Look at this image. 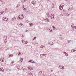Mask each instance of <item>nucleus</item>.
I'll list each match as a JSON object with an SVG mask.
<instances>
[{"label": "nucleus", "instance_id": "obj_1", "mask_svg": "<svg viewBox=\"0 0 76 76\" xmlns=\"http://www.w3.org/2000/svg\"><path fill=\"white\" fill-rule=\"evenodd\" d=\"M64 4L63 3L61 4L59 7V9L60 10H62L63 9V7H64Z\"/></svg>", "mask_w": 76, "mask_h": 76}, {"label": "nucleus", "instance_id": "obj_2", "mask_svg": "<svg viewBox=\"0 0 76 76\" xmlns=\"http://www.w3.org/2000/svg\"><path fill=\"white\" fill-rule=\"evenodd\" d=\"M45 56V54H41L40 55V57L41 58H44V56Z\"/></svg>", "mask_w": 76, "mask_h": 76}, {"label": "nucleus", "instance_id": "obj_3", "mask_svg": "<svg viewBox=\"0 0 76 76\" xmlns=\"http://www.w3.org/2000/svg\"><path fill=\"white\" fill-rule=\"evenodd\" d=\"M54 14H52L51 15V16H50V19H54Z\"/></svg>", "mask_w": 76, "mask_h": 76}, {"label": "nucleus", "instance_id": "obj_4", "mask_svg": "<svg viewBox=\"0 0 76 76\" xmlns=\"http://www.w3.org/2000/svg\"><path fill=\"white\" fill-rule=\"evenodd\" d=\"M3 19L4 20V21H7L8 20V18H6V17L3 18Z\"/></svg>", "mask_w": 76, "mask_h": 76}, {"label": "nucleus", "instance_id": "obj_5", "mask_svg": "<svg viewBox=\"0 0 76 76\" xmlns=\"http://www.w3.org/2000/svg\"><path fill=\"white\" fill-rule=\"evenodd\" d=\"M31 4H33L34 6H35V4H36V2L35 1H32L31 2Z\"/></svg>", "mask_w": 76, "mask_h": 76}, {"label": "nucleus", "instance_id": "obj_6", "mask_svg": "<svg viewBox=\"0 0 76 76\" xmlns=\"http://www.w3.org/2000/svg\"><path fill=\"white\" fill-rule=\"evenodd\" d=\"M50 13H48L46 15V17L47 18H49V17H50Z\"/></svg>", "mask_w": 76, "mask_h": 76}, {"label": "nucleus", "instance_id": "obj_7", "mask_svg": "<svg viewBox=\"0 0 76 76\" xmlns=\"http://www.w3.org/2000/svg\"><path fill=\"white\" fill-rule=\"evenodd\" d=\"M28 69H29V70H33V68L32 67L29 66L28 67Z\"/></svg>", "mask_w": 76, "mask_h": 76}, {"label": "nucleus", "instance_id": "obj_8", "mask_svg": "<svg viewBox=\"0 0 76 76\" xmlns=\"http://www.w3.org/2000/svg\"><path fill=\"white\" fill-rule=\"evenodd\" d=\"M18 25H20V26H22L23 25V24H22L21 23H17Z\"/></svg>", "mask_w": 76, "mask_h": 76}, {"label": "nucleus", "instance_id": "obj_9", "mask_svg": "<svg viewBox=\"0 0 76 76\" xmlns=\"http://www.w3.org/2000/svg\"><path fill=\"white\" fill-rule=\"evenodd\" d=\"M48 44L50 45H53V44H54V43H53V42H50Z\"/></svg>", "mask_w": 76, "mask_h": 76}, {"label": "nucleus", "instance_id": "obj_10", "mask_svg": "<svg viewBox=\"0 0 76 76\" xmlns=\"http://www.w3.org/2000/svg\"><path fill=\"white\" fill-rule=\"evenodd\" d=\"M0 71H2V72H4V70H3V68H0Z\"/></svg>", "mask_w": 76, "mask_h": 76}, {"label": "nucleus", "instance_id": "obj_11", "mask_svg": "<svg viewBox=\"0 0 76 76\" xmlns=\"http://www.w3.org/2000/svg\"><path fill=\"white\" fill-rule=\"evenodd\" d=\"M53 30L55 31H56V30H57V28H56V27H55L54 26H53Z\"/></svg>", "mask_w": 76, "mask_h": 76}, {"label": "nucleus", "instance_id": "obj_12", "mask_svg": "<svg viewBox=\"0 0 76 76\" xmlns=\"http://www.w3.org/2000/svg\"><path fill=\"white\" fill-rule=\"evenodd\" d=\"M45 20H46V21H47V22H50V20H49L48 18H47L45 19Z\"/></svg>", "mask_w": 76, "mask_h": 76}, {"label": "nucleus", "instance_id": "obj_13", "mask_svg": "<svg viewBox=\"0 0 76 76\" xmlns=\"http://www.w3.org/2000/svg\"><path fill=\"white\" fill-rule=\"evenodd\" d=\"M64 54H65L66 56H68V54L66 52H64Z\"/></svg>", "mask_w": 76, "mask_h": 76}, {"label": "nucleus", "instance_id": "obj_14", "mask_svg": "<svg viewBox=\"0 0 76 76\" xmlns=\"http://www.w3.org/2000/svg\"><path fill=\"white\" fill-rule=\"evenodd\" d=\"M7 37L6 36L4 38V39H7Z\"/></svg>", "mask_w": 76, "mask_h": 76}, {"label": "nucleus", "instance_id": "obj_15", "mask_svg": "<svg viewBox=\"0 0 76 76\" xmlns=\"http://www.w3.org/2000/svg\"><path fill=\"white\" fill-rule=\"evenodd\" d=\"M23 59V58H21L20 59V61H21L20 63H22V62Z\"/></svg>", "mask_w": 76, "mask_h": 76}, {"label": "nucleus", "instance_id": "obj_16", "mask_svg": "<svg viewBox=\"0 0 76 76\" xmlns=\"http://www.w3.org/2000/svg\"><path fill=\"white\" fill-rule=\"evenodd\" d=\"M13 55H12V54H11L9 56V57H13Z\"/></svg>", "mask_w": 76, "mask_h": 76}, {"label": "nucleus", "instance_id": "obj_17", "mask_svg": "<svg viewBox=\"0 0 76 76\" xmlns=\"http://www.w3.org/2000/svg\"><path fill=\"white\" fill-rule=\"evenodd\" d=\"M41 73H42V72L40 71L39 72L38 75H41Z\"/></svg>", "mask_w": 76, "mask_h": 76}, {"label": "nucleus", "instance_id": "obj_18", "mask_svg": "<svg viewBox=\"0 0 76 76\" xmlns=\"http://www.w3.org/2000/svg\"><path fill=\"white\" fill-rule=\"evenodd\" d=\"M29 25H30V26H32L33 24H32V23H30Z\"/></svg>", "mask_w": 76, "mask_h": 76}, {"label": "nucleus", "instance_id": "obj_19", "mask_svg": "<svg viewBox=\"0 0 76 76\" xmlns=\"http://www.w3.org/2000/svg\"><path fill=\"white\" fill-rule=\"evenodd\" d=\"M14 63V61H12V63H11L10 64L11 66H12V65H13V64Z\"/></svg>", "mask_w": 76, "mask_h": 76}, {"label": "nucleus", "instance_id": "obj_20", "mask_svg": "<svg viewBox=\"0 0 76 76\" xmlns=\"http://www.w3.org/2000/svg\"><path fill=\"white\" fill-rule=\"evenodd\" d=\"M22 42H23V43L24 44H26V41L24 40L23 41H22Z\"/></svg>", "mask_w": 76, "mask_h": 76}, {"label": "nucleus", "instance_id": "obj_21", "mask_svg": "<svg viewBox=\"0 0 76 76\" xmlns=\"http://www.w3.org/2000/svg\"><path fill=\"white\" fill-rule=\"evenodd\" d=\"M71 51L72 53H73V52H75V50L74 49H72L71 50Z\"/></svg>", "mask_w": 76, "mask_h": 76}, {"label": "nucleus", "instance_id": "obj_22", "mask_svg": "<svg viewBox=\"0 0 76 76\" xmlns=\"http://www.w3.org/2000/svg\"><path fill=\"white\" fill-rule=\"evenodd\" d=\"M32 61V60H31L30 61L29 60L28 61V62H30V63H33Z\"/></svg>", "mask_w": 76, "mask_h": 76}, {"label": "nucleus", "instance_id": "obj_23", "mask_svg": "<svg viewBox=\"0 0 76 76\" xmlns=\"http://www.w3.org/2000/svg\"><path fill=\"white\" fill-rule=\"evenodd\" d=\"M23 9L24 10H26V8H24V7L23 8Z\"/></svg>", "mask_w": 76, "mask_h": 76}, {"label": "nucleus", "instance_id": "obj_24", "mask_svg": "<svg viewBox=\"0 0 76 76\" xmlns=\"http://www.w3.org/2000/svg\"><path fill=\"white\" fill-rule=\"evenodd\" d=\"M49 31L50 32H52V30H51V29L49 28Z\"/></svg>", "mask_w": 76, "mask_h": 76}, {"label": "nucleus", "instance_id": "obj_25", "mask_svg": "<svg viewBox=\"0 0 76 76\" xmlns=\"http://www.w3.org/2000/svg\"><path fill=\"white\" fill-rule=\"evenodd\" d=\"M40 48H43L44 47V46H42V45H41L40 47Z\"/></svg>", "mask_w": 76, "mask_h": 76}, {"label": "nucleus", "instance_id": "obj_26", "mask_svg": "<svg viewBox=\"0 0 76 76\" xmlns=\"http://www.w3.org/2000/svg\"><path fill=\"white\" fill-rule=\"evenodd\" d=\"M4 40H5L4 41L5 43H6V42H7V39H4Z\"/></svg>", "mask_w": 76, "mask_h": 76}, {"label": "nucleus", "instance_id": "obj_27", "mask_svg": "<svg viewBox=\"0 0 76 76\" xmlns=\"http://www.w3.org/2000/svg\"><path fill=\"white\" fill-rule=\"evenodd\" d=\"M1 61L2 62H3V61H4V60H3V59H1Z\"/></svg>", "mask_w": 76, "mask_h": 76}, {"label": "nucleus", "instance_id": "obj_28", "mask_svg": "<svg viewBox=\"0 0 76 76\" xmlns=\"http://www.w3.org/2000/svg\"><path fill=\"white\" fill-rule=\"evenodd\" d=\"M20 15H19L18 16V19H20Z\"/></svg>", "mask_w": 76, "mask_h": 76}, {"label": "nucleus", "instance_id": "obj_29", "mask_svg": "<svg viewBox=\"0 0 76 76\" xmlns=\"http://www.w3.org/2000/svg\"><path fill=\"white\" fill-rule=\"evenodd\" d=\"M62 66H59V67L60 68V69H62Z\"/></svg>", "mask_w": 76, "mask_h": 76}, {"label": "nucleus", "instance_id": "obj_30", "mask_svg": "<svg viewBox=\"0 0 76 76\" xmlns=\"http://www.w3.org/2000/svg\"><path fill=\"white\" fill-rule=\"evenodd\" d=\"M4 11H2L1 12V14H3V13H4Z\"/></svg>", "mask_w": 76, "mask_h": 76}, {"label": "nucleus", "instance_id": "obj_31", "mask_svg": "<svg viewBox=\"0 0 76 76\" xmlns=\"http://www.w3.org/2000/svg\"><path fill=\"white\" fill-rule=\"evenodd\" d=\"M22 70H24V69H25V68H23V67H22Z\"/></svg>", "mask_w": 76, "mask_h": 76}, {"label": "nucleus", "instance_id": "obj_32", "mask_svg": "<svg viewBox=\"0 0 76 76\" xmlns=\"http://www.w3.org/2000/svg\"><path fill=\"white\" fill-rule=\"evenodd\" d=\"M29 75H32V73L30 72V73H29Z\"/></svg>", "mask_w": 76, "mask_h": 76}, {"label": "nucleus", "instance_id": "obj_33", "mask_svg": "<svg viewBox=\"0 0 76 76\" xmlns=\"http://www.w3.org/2000/svg\"><path fill=\"white\" fill-rule=\"evenodd\" d=\"M67 42L68 43H70V41H68Z\"/></svg>", "mask_w": 76, "mask_h": 76}, {"label": "nucleus", "instance_id": "obj_34", "mask_svg": "<svg viewBox=\"0 0 76 76\" xmlns=\"http://www.w3.org/2000/svg\"><path fill=\"white\" fill-rule=\"evenodd\" d=\"M21 54V53H20V52H19L18 53V55H19V54Z\"/></svg>", "mask_w": 76, "mask_h": 76}, {"label": "nucleus", "instance_id": "obj_35", "mask_svg": "<svg viewBox=\"0 0 76 76\" xmlns=\"http://www.w3.org/2000/svg\"><path fill=\"white\" fill-rule=\"evenodd\" d=\"M17 69L18 70H19V67H17Z\"/></svg>", "mask_w": 76, "mask_h": 76}, {"label": "nucleus", "instance_id": "obj_36", "mask_svg": "<svg viewBox=\"0 0 76 76\" xmlns=\"http://www.w3.org/2000/svg\"><path fill=\"white\" fill-rule=\"evenodd\" d=\"M12 21H13V20H14V18H12Z\"/></svg>", "mask_w": 76, "mask_h": 76}, {"label": "nucleus", "instance_id": "obj_37", "mask_svg": "<svg viewBox=\"0 0 76 76\" xmlns=\"http://www.w3.org/2000/svg\"><path fill=\"white\" fill-rule=\"evenodd\" d=\"M62 69H64V66H62Z\"/></svg>", "mask_w": 76, "mask_h": 76}, {"label": "nucleus", "instance_id": "obj_38", "mask_svg": "<svg viewBox=\"0 0 76 76\" xmlns=\"http://www.w3.org/2000/svg\"><path fill=\"white\" fill-rule=\"evenodd\" d=\"M74 28H75V29H76V26H74Z\"/></svg>", "mask_w": 76, "mask_h": 76}, {"label": "nucleus", "instance_id": "obj_39", "mask_svg": "<svg viewBox=\"0 0 76 76\" xmlns=\"http://www.w3.org/2000/svg\"><path fill=\"white\" fill-rule=\"evenodd\" d=\"M23 14H22V15L21 16H22V17H23Z\"/></svg>", "mask_w": 76, "mask_h": 76}, {"label": "nucleus", "instance_id": "obj_40", "mask_svg": "<svg viewBox=\"0 0 76 76\" xmlns=\"http://www.w3.org/2000/svg\"><path fill=\"white\" fill-rule=\"evenodd\" d=\"M24 70H25H25H26V69L25 68L24 69Z\"/></svg>", "mask_w": 76, "mask_h": 76}, {"label": "nucleus", "instance_id": "obj_41", "mask_svg": "<svg viewBox=\"0 0 76 76\" xmlns=\"http://www.w3.org/2000/svg\"><path fill=\"white\" fill-rule=\"evenodd\" d=\"M53 71V70H51L50 72H52Z\"/></svg>", "mask_w": 76, "mask_h": 76}, {"label": "nucleus", "instance_id": "obj_42", "mask_svg": "<svg viewBox=\"0 0 76 76\" xmlns=\"http://www.w3.org/2000/svg\"><path fill=\"white\" fill-rule=\"evenodd\" d=\"M0 1H3V0H1Z\"/></svg>", "mask_w": 76, "mask_h": 76}, {"label": "nucleus", "instance_id": "obj_43", "mask_svg": "<svg viewBox=\"0 0 76 76\" xmlns=\"http://www.w3.org/2000/svg\"><path fill=\"white\" fill-rule=\"evenodd\" d=\"M28 43V42L26 41V44H27Z\"/></svg>", "mask_w": 76, "mask_h": 76}, {"label": "nucleus", "instance_id": "obj_44", "mask_svg": "<svg viewBox=\"0 0 76 76\" xmlns=\"http://www.w3.org/2000/svg\"><path fill=\"white\" fill-rule=\"evenodd\" d=\"M3 4H5V3L4 2H3Z\"/></svg>", "mask_w": 76, "mask_h": 76}, {"label": "nucleus", "instance_id": "obj_45", "mask_svg": "<svg viewBox=\"0 0 76 76\" xmlns=\"http://www.w3.org/2000/svg\"><path fill=\"white\" fill-rule=\"evenodd\" d=\"M14 19H16V18L15 17H14Z\"/></svg>", "mask_w": 76, "mask_h": 76}, {"label": "nucleus", "instance_id": "obj_46", "mask_svg": "<svg viewBox=\"0 0 76 76\" xmlns=\"http://www.w3.org/2000/svg\"><path fill=\"white\" fill-rule=\"evenodd\" d=\"M20 20H22V18H20Z\"/></svg>", "mask_w": 76, "mask_h": 76}, {"label": "nucleus", "instance_id": "obj_47", "mask_svg": "<svg viewBox=\"0 0 76 76\" xmlns=\"http://www.w3.org/2000/svg\"><path fill=\"white\" fill-rule=\"evenodd\" d=\"M35 38H34L33 39V40H34L35 39Z\"/></svg>", "mask_w": 76, "mask_h": 76}, {"label": "nucleus", "instance_id": "obj_48", "mask_svg": "<svg viewBox=\"0 0 76 76\" xmlns=\"http://www.w3.org/2000/svg\"><path fill=\"white\" fill-rule=\"evenodd\" d=\"M28 31V30H26V32H27Z\"/></svg>", "mask_w": 76, "mask_h": 76}, {"label": "nucleus", "instance_id": "obj_49", "mask_svg": "<svg viewBox=\"0 0 76 76\" xmlns=\"http://www.w3.org/2000/svg\"><path fill=\"white\" fill-rule=\"evenodd\" d=\"M34 38H37V37H34Z\"/></svg>", "mask_w": 76, "mask_h": 76}, {"label": "nucleus", "instance_id": "obj_50", "mask_svg": "<svg viewBox=\"0 0 76 76\" xmlns=\"http://www.w3.org/2000/svg\"><path fill=\"white\" fill-rule=\"evenodd\" d=\"M73 26V25H72V27Z\"/></svg>", "mask_w": 76, "mask_h": 76}, {"label": "nucleus", "instance_id": "obj_51", "mask_svg": "<svg viewBox=\"0 0 76 76\" xmlns=\"http://www.w3.org/2000/svg\"><path fill=\"white\" fill-rule=\"evenodd\" d=\"M24 1H26V0H24Z\"/></svg>", "mask_w": 76, "mask_h": 76}, {"label": "nucleus", "instance_id": "obj_52", "mask_svg": "<svg viewBox=\"0 0 76 76\" xmlns=\"http://www.w3.org/2000/svg\"><path fill=\"white\" fill-rule=\"evenodd\" d=\"M63 12H64V10H63Z\"/></svg>", "mask_w": 76, "mask_h": 76}, {"label": "nucleus", "instance_id": "obj_53", "mask_svg": "<svg viewBox=\"0 0 76 76\" xmlns=\"http://www.w3.org/2000/svg\"><path fill=\"white\" fill-rule=\"evenodd\" d=\"M49 0H47V1H48Z\"/></svg>", "mask_w": 76, "mask_h": 76}, {"label": "nucleus", "instance_id": "obj_54", "mask_svg": "<svg viewBox=\"0 0 76 76\" xmlns=\"http://www.w3.org/2000/svg\"><path fill=\"white\" fill-rule=\"evenodd\" d=\"M45 57H46V56H45Z\"/></svg>", "mask_w": 76, "mask_h": 76}, {"label": "nucleus", "instance_id": "obj_55", "mask_svg": "<svg viewBox=\"0 0 76 76\" xmlns=\"http://www.w3.org/2000/svg\"><path fill=\"white\" fill-rule=\"evenodd\" d=\"M3 59H4V58H3Z\"/></svg>", "mask_w": 76, "mask_h": 76}, {"label": "nucleus", "instance_id": "obj_56", "mask_svg": "<svg viewBox=\"0 0 76 76\" xmlns=\"http://www.w3.org/2000/svg\"><path fill=\"white\" fill-rule=\"evenodd\" d=\"M72 28H73V26H72Z\"/></svg>", "mask_w": 76, "mask_h": 76}, {"label": "nucleus", "instance_id": "obj_57", "mask_svg": "<svg viewBox=\"0 0 76 76\" xmlns=\"http://www.w3.org/2000/svg\"><path fill=\"white\" fill-rule=\"evenodd\" d=\"M34 63H35V62L34 61Z\"/></svg>", "mask_w": 76, "mask_h": 76}, {"label": "nucleus", "instance_id": "obj_58", "mask_svg": "<svg viewBox=\"0 0 76 76\" xmlns=\"http://www.w3.org/2000/svg\"><path fill=\"white\" fill-rule=\"evenodd\" d=\"M34 38H35V37Z\"/></svg>", "mask_w": 76, "mask_h": 76}, {"label": "nucleus", "instance_id": "obj_59", "mask_svg": "<svg viewBox=\"0 0 76 76\" xmlns=\"http://www.w3.org/2000/svg\"><path fill=\"white\" fill-rule=\"evenodd\" d=\"M1 1V0H0V1Z\"/></svg>", "mask_w": 76, "mask_h": 76}, {"label": "nucleus", "instance_id": "obj_60", "mask_svg": "<svg viewBox=\"0 0 76 76\" xmlns=\"http://www.w3.org/2000/svg\"><path fill=\"white\" fill-rule=\"evenodd\" d=\"M68 0H67V1Z\"/></svg>", "mask_w": 76, "mask_h": 76}]
</instances>
